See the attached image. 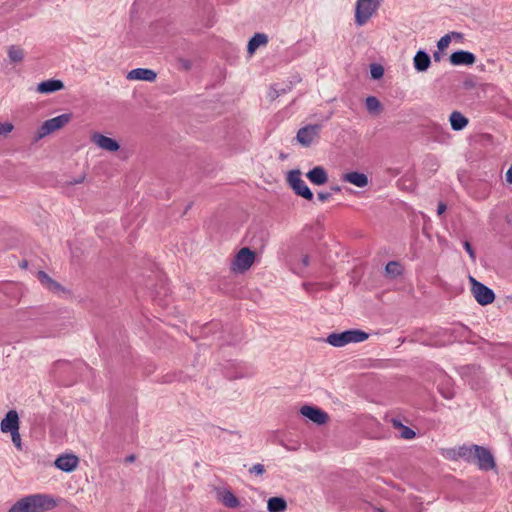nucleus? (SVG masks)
<instances>
[{"label": "nucleus", "mask_w": 512, "mask_h": 512, "mask_svg": "<svg viewBox=\"0 0 512 512\" xmlns=\"http://www.w3.org/2000/svg\"><path fill=\"white\" fill-rule=\"evenodd\" d=\"M56 506L53 498L45 494H33L18 500L8 512H43Z\"/></svg>", "instance_id": "1"}, {"label": "nucleus", "mask_w": 512, "mask_h": 512, "mask_svg": "<svg viewBox=\"0 0 512 512\" xmlns=\"http://www.w3.org/2000/svg\"><path fill=\"white\" fill-rule=\"evenodd\" d=\"M369 335L361 330L352 329L341 333H331L326 341L334 347H343L349 343H359L368 339Z\"/></svg>", "instance_id": "2"}, {"label": "nucleus", "mask_w": 512, "mask_h": 512, "mask_svg": "<svg viewBox=\"0 0 512 512\" xmlns=\"http://www.w3.org/2000/svg\"><path fill=\"white\" fill-rule=\"evenodd\" d=\"M72 119V114L64 113L54 118L46 120L37 130L35 141H38L45 136L63 128Z\"/></svg>", "instance_id": "3"}, {"label": "nucleus", "mask_w": 512, "mask_h": 512, "mask_svg": "<svg viewBox=\"0 0 512 512\" xmlns=\"http://www.w3.org/2000/svg\"><path fill=\"white\" fill-rule=\"evenodd\" d=\"M381 0H357L355 22L358 26L364 25L376 12Z\"/></svg>", "instance_id": "4"}, {"label": "nucleus", "mask_w": 512, "mask_h": 512, "mask_svg": "<svg viewBox=\"0 0 512 512\" xmlns=\"http://www.w3.org/2000/svg\"><path fill=\"white\" fill-rule=\"evenodd\" d=\"M255 261V253L248 247L241 248L234 256L231 270L235 273H244L250 269Z\"/></svg>", "instance_id": "5"}, {"label": "nucleus", "mask_w": 512, "mask_h": 512, "mask_svg": "<svg viewBox=\"0 0 512 512\" xmlns=\"http://www.w3.org/2000/svg\"><path fill=\"white\" fill-rule=\"evenodd\" d=\"M287 181L298 196H301L309 201L313 199V193L305 181L301 178V172L299 170L289 171L287 175Z\"/></svg>", "instance_id": "6"}, {"label": "nucleus", "mask_w": 512, "mask_h": 512, "mask_svg": "<svg viewBox=\"0 0 512 512\" xmlns=\"http://www.w3.org/2000/svg\"><path fill=\"white\" fill-rule=\"evenodd\" d=\"M470 281L472 284V293L480 305L485 306L494 301L495 294L490 288L476 281L473 277H470Z\"/></svg>", "instance_id": "7"}, {"label": "nucleus", "mask_w": 512, "mask_h": 512, "mask_svg": "<svg viewBox=\"0 0 512 512\" xmlns=\"http://www.w3.org/2000/svg\"><path fill=\"white\" fill-rule=\"evenodd\" d=\"M322 125L313 124L302 127L298 130L296 139L304 147H309L319 137Z\"/></svg>", "instance_id": "8"}, {"label": "nucleus", "mask_w": 512, "mask_h": 512, "mask_svg": "<svg viewBox=\"0 0 512 512\" xmlns=\"http://www.w3.org/2000/svg\"><path fill=\"white\" fill-rule=\"evenodd\" d=\"M477 460V464L480 470L488 471L495 468V460L491 452L482 446H476L474 461Z\"/></svg>", "instance_id": "9"}, {"label": "nucleus", "mask_w": 512, "mask_h": 512, "mask_svg": "<svg viewBox=\"0 0 512 512\" xmlns=\"http://www.w3.org/2000/svg\"><path fill=\"white\" fill-rule=\"evenodd\" d=\"M300 413L318 425L326 424L329 420V416L326 412L309 405L302 406L300 408Z\"/></svg>", "instance_id": "10"}, {"label": "nucleus", "mask_w": 512, "mask_h": 512, "mask_svg": "<svg viewBox=\"0 0 512 512\" xmlns=\"http://www.w3.org/2000/svg\"><path fill=\"white\" fill-rule=\"evenodd\" d=\"M91 141L96 144L99 148L109 151L115 152L119 149V144L116 140L102 135L100 133H94L91 136Z\"/></svg>", "instance_id": "11"}, {"label": "nucleus", "mask_w": 512, "mask_h": 512, "mask_svg": "<svg viewBox=\"0 0 512 512\" xmlns=\"http://www.w3.org/2000/svg\"><path fill=\"white\" fill-rule=\"evenodd\" d=\"M79 459L73 454L60 455L54 462L55 466L64 472H71L78 466Z\"/></svg>", "instance_id": "12"}, {"label": "nucleus", "mask_w": 512, "mask_h": 512, "mask_svg": "<svg viewBox=\"0 0 512 512\" xmlns=\"http://www.w3.org/2000/svg\"><path fill=\"white\" fill-rule=\"evenodd\" d=\"M216 498L227 508H237L240 505L238 498L226 488H217Z\"/></svg>", "instance_id": "13"}, {"label": "nucleus", "mask_w": 512, "mask_h": 512, "mask_svg": "<svg viewBox=\"0 0 512 512\" xmlns=\"http://www.w3.org/2000/svg\"><path fill=\"white\" fill-rule=\"evenodd\" d=\"M1 431L3 433L19 430V416L15 410L7 412L0 424Z\"/></svg>", "instance_id": "14"}, {"label": "nucleus", "mask_w": 512, "mask_h": 512, "mask_svg": "<svg viewBox=\"0 0 512 512\" xmlns=\"http://www.w3.org/2000/svg\"><path fill=\"white\" fill-rule=\"evenodd\" d=\"M157 78V73L152 69L136 68L128 72V80H141L153 82Z\"/></svg>", "instance_id": "15"}, {"label": "nucleus", "mask_w": 512, "mask_h": 512, "mask_svg": "<svg viewBox=\"0 0 512 512\" xmlns=\"http://www.w3.org/2000/svg\"><path fill=\"white\" fill-rule=\"evenodd\" d=\"M451 64L453 65H473L476 61V57L473 53L469 51H456L452 53L449 57Z\"/></svg>", "instance_id": "16"}, {"label": "nucleus", "mask_w": 512, "mask_h": 512, "mask_svg": "<svg viewBox=\"0 0 512 512\" xmlns=\"http://www.w3.org/2000/svg\"><path fill=\"white\" fill-rule=\"evenodd\" d=\"M315 185H323L328 181V174L322 166H316L306 174Z\"/></svg>", "instance_id": "17"}, {"label": "nucleus", "mask_w": 512, "mask_h": 512, "mask_svg": "<svg viewBox=\"0 0 512 512\" xmlns=\"http://www.w3.org/2000/svg\"><path fill=\"white\" fill-rule=\"evenodd\" d=\"M64 88L61 80L49 79L38 84L37 91L43 94H49Z\"/></svg>", "instance_id": "18"}, {"label": "nucleus", "mask_w": 512, "mask_h": 512, "mask_svg": "<svg viewBox=\"0 0 512 512\" xmlns=\"http://www.w3.org/2000/svg\"><path fill=\"white\" fill-rule=\"evenodd\" d=\"M343 181L349 182L357 187L363 188L368 185V177L364 173L349 172L343 175Z\"/></svg>", "instance_id": "19"}, {"label": "nucleus", "mask_w": 512, "mask_h": 512, "mask_svg": "<svg viewBox=\"0 0 512 512\" xmlns=\"http://www.w3.org/2000/svg\"><path fill=\"white\" fill-rule=\"evenodd\" d=\"M413 61L415 69L419 72L426 71L431 64L430 56L423 50L416 53Z\"/></svg>", "instance_id": "20"}, {"label": "nucleus", "mask_w": 512, "mask_h": 512, "mask_svg": "<svg viewBox=\"0 0 512 512\" xmlns=\"http://www.w3.org/2000/svg\"><path fill=\"white\" fill-rule=\"evenodd\" d=\"M268 43V37L264 33H256L248 42L247 50L253 54L260 46Z\"/></svg>", "instance_id": "21"}, {"label": "nucleus", "mask_w": 512, "mask_h": 512, "mask_svg": "<svg viewBox=\"0 0 512 512\" xmlns=\"http://www.w3.org/2000/svg\"><path fill=\"white\" fill-rule=\"evenodd\" d=\"M451 127L455 131L464 129L468 124V119L458 111H454L450 115Z\"/></svg>", "instance_id": "22"}, {"label": "nucleus", "mask_w": 512, "mask_h": 512, "mask_svg": "<svg viewBox=\"0 0 512 512\" xmlns=\"http://www.w3.org/2000/svg\"><path fill=\"white\" fill-rule=\"evenodd\" d=\"M269 512H284L287 509V503L282 497H271L267 503Z\"/></svg>", "instance_id": "23"}, {"label": "nucleus", "mask_w": 512, "mask_h": 512, "mask_svg": "<svg viewBox=\"0 0 512 512\" xmlns=\"http://www.w3.org/2000/svg\"><path fill=\"white\" fill-rule=\"evenodd\" d=\"M393 426L395 428H398L400 429V436L403 438V439H407V440H410V439H413L416 435V433L409 427L403 425L400 421L398 420H393Z\"/></svg>", "instance_id": "24"}, {"label": "nucleus", "mask_w": 512, "mask_h": 512, "mask_svg": "<svg viewBox=\"0 0 512 512\" xmlns=\"http://www.w3.org/2000/svg\"><path fill=\"white\" fill-rule=\"evenodd\" d=\"M476 446L477 445L460 447L458 450L459 457L465 459L468 462L474 461Z\"/></svg>", "instance_id": "25"}, {"label": "nucleus", "mask_w": 512, "mask_h": 512, "mask_svg": "<svg viewBox=\"0 0 512 512\" xmlns=\"http://www.w3.org/2000/svg\"><path fill=\"white\" fill-rule=\"evenodd\" d=\"M385 272L388 276L395 278L402 273L401 265L396 261H390L386 264Z\"/></svg>", "instance_id": "26"}, {"label": "nucleus", "mask_w": 512, "mask_h": 512, "mask_svg": "<svg viewBox=\"0 0 512 512\" xmlns=\"http://www.w3.org/2000/svg\"><path fill=\"white\" fill-rule=\"evenodd\" d=\"M8 57L11 62L18 63L24 58L23 50L17 46H11L8 50Z\"/></svg>", "instance_id": "27"}, {"label": "nucleus", "mask_w": 512, "mask_h": 512, "mask_svg": "<svg viewBox=\"0 0 512 512\" xmlns=\"http://www.w3.org/2000/svg\"><path fill=\"white\" fill-rule=\"evenodd\" d=\"M365 105L369 112L378 111L381 107L380 101L374 96L367 97L366 101H365Z\"/></svg>", "instance_id": "28"}, {"label": "nucleus", "mask_w": 512, "mask_h": 512, "mask_svg": "<svg viewBox=\"0 0 512 512\" xmlns=\"http://www.w3.org/2000/svg\"><path fill=\"white\" fill-rule=\"evenodd\" d=\"M370 73L373 79H380L384 75V68L379 64H372L370 67Z\"/></svg>", "instance_id": "29"}, {"label": "nucleus", "mask_w": 512, "mask_h": 512, "mask_svg": "<svg viewBox=\"0 0 512 512\" xmlns=\"http://www.w3.org/2000/svg\"><path fill=\"white\" fill-rule=\"evenodd\" d=\"M37 278L40 281V283L47 288L49 284L52 283V278L44 271H39L37 273Z\"/></svg>", "instance_id": "30"}, {"label": "nucleus", "mask_w": 512, "mask_h": 512, "mask_svg": "<svg viewBox=\"0 0 512 512\" xmlns=\"http://www.w3.org/2000/svg\"><path fill=\"white\" fill-rule=\"evenodd\" d=\"M14 129V126L10 122H4L0 123V136H6L10 132H12Z\"/></svg>", "instance_id": "31"}, {"label": "nucleus", "mask_w": 512, "mask_h": 512, "mask_svg": "<svg viewBox=\"0 0 512 512\" xmlns=\"http://www.w3.org/2000/svg\"><path fill=\"white\" fill-rule=\"evenodd\" d=\"M451 42V36L449 34L444 35L440 38V40L437 43V47L439 50L446 49Z\"/></svg>", "instance_id": "32"}, {"label": "nucleus", "mask_w": 512, "mask_h": 512, "mask_svg": "<svg viewBox=\"0 0 512 512\" xmlns=\"http://www.w3.org/2000/svg\"><path fill=\"white\" fill-rule=\"evenodd\" d=\"M11 437H12V442L15 445V447L18 450H22V442H21V436H20L19 430L13 431L11 433Z\"/></svg>", "instance_id": "33"}, {"label": "nucleus", "mask_w": 512, "mask_h": 512, "mask_svg": "<svg viewBox=\"0 0 512 512\" xmlns=\"http://www.w3.org/2000/svg\"><path fill=\"white\" fill-rule=\"evenodd\" d=\"M463 247L465 248V250L468 252L471 260L473 262H475L476 260V254H475V251L474 249L472 248L471 244L468 242V241H464L463 243Z\"/></svg>", "instance_id": "34"}, {"label": "nucleus", "mask_w": 512, "mask_h": 512, "mask_svg": "<svg viewBox=\"0 0 512 512\" xmlns=\"http://www.w3.org/2000/svg\"><path fill=\"white\" fill-rule=\"evenodd\" d=\"M250 473L256 474V475H262L265 472L264 465L262 464H255L250 468Z\"/></svg>", "instance_id": "35"}, {"label": "nucleus", "mask_w": 512, "mask_h": 512, "mask_svg": "<svg viewBox=\"0 0 512 512\" xmlns=\"http://www.w3.org/2000/svg\"><path fill=\"white\" fill-rule=\"evenodd\" d=\"M47 289L55 293L63 290L62 286L54 280H52V283L47 286Z\"/></svg>", "instance_id": "36"}, {"label": "nucleus", "mask_w": 512, "mask_h": 512, "mask_svg": "<svg viewBox=\"0 0 512 512\" xmlns=\"http://www.w3.org/2000/svg\"><path fill=\"white\" fill-rule=\"evenodd\" d=\"M47 289L55 293L63 290L62 286L54 280H52V283L47 286Z\"/></svg>", "instance_id": "37"}, {"label": "nucleus", "mask_w": 512, "mask_h": 512, "mask_svg": "<svg viewBox=\"0 0 512 512\" xmlns=\"http://www.w3.org/2000/svg\"><path fill=\"white\" fill-rule=\"evenodd\" d=\"M317 197L320 201L322 202H325L326 200H328L330 197H331V193H328V192H319L317 194Z\"/></svg>", "instance_id": "38"}, {"label": "nucleus", "mask_w": 512, "mask_h": 512, "mask_svg": "<svg viewBox=\"0 0 512 512\" xmlns=\"http://www.w3.org/2000/svg\"><path fill=\"white\" fill-rule=\"evenodd\" d=\"M179 63L181 68H183L186 71L191 68V62L189 60L181 59Z\"/></svg>", "instance_id": "39"}, {"label": "nucleus", "mask_w": 512, "mask_h": 512, "mask_svg": "<svg viewBox=\"0 0 512 512\" xmlns=\"http://www.w3.org/2000/svg\"><path fill=\"white\" fill-rule=\"evenodd\" d=\"M447 209V206L444 202H439L437 207V214L442 215Z\"/></svg>", "instance_id": "40"}, {"label": "nucleus", "mask_w": 512, "mask_h": 512, "mask_svg": "<svg viewBox=\"0 0 512 512\" xmlns=\"http://www.w3.org/2000/svg\"><path fill=\"white\" fill-rule=\"evenodd\" d=\"M505 178H506V182L507 183L512 184V165L510 166V168L506 172Z\"/></svg>", "instance_id": "41"}, {"label": "nucleus", "mask_w": 512, "mask_h": 512, "mask_svg": "<svg viewBox=\"0 0 512 512\" xmlns=\"http://www.w3.org/2000/svg\"><path fill=\"white\" fill-rule=\"evenodd\" d=\"M301 262L303 264L304 267H307L310 263V258L308 255H304L301 259Z\"/></svg>", "instance_id": "42"}, {"label": "nucleus", "mask_w": 512, "mask_h": 512, "mask_svg": "<svg viewBox=\"0 0 512 512\" xmlns=\"http://www.w3.org/2000/svg\"><path fill=\"white\" fill-rule=\"evenodd\" d=\"M83 181H84V176H81L78 179L70 181L69 184H79V183H82Z\"/></svg>", "instance_id": "43"}, {"label": "nucleus", "mask_w": 512, "mask_h": 512, "mask_svg": "<svg viewBox=\"0 0 512 512\" xmlns=\"http://www.w3.org/2000/svg\"><path fill=\"white\" fill-rule=\"evenodd\" d=\"M451 37H455V38H461L462 37V34L461 33H458V32H452L451 34H449Z\"/></svg>", "instance_id": "44"}, {"label": "nucleus", "mask_w": 512, "mask_h": 512, "mask_svg": "<svg viewBox=\"0 0 512 512\" xmlns=\"http://www.w3.org/2000/svg\"><path fill=\"white\" fill-rule=\"evenodd\" d=\"M331 190H332L333 192L338 193V192H340V191H341V187H340V186H333V187H331Z\"/></svg>", "instance_id": "45"}, {"label": "nucleus", "mask_w": 512, "mask_h": 512, "mask_svg": "<svg viewBox=\"0 0 512 512\" xmlns=\"http://www.w3.org/2000/svg\"><path fill=\"white\" fill-rule=\"evenodd\" d=\"M133 460H134V456H133V455H131V456H129V457L127 458V461H129V462H131V461H133Z\"/></svg>", "instance_id": "46"}, {"label": "nucleus", "mask_w": 512, "mask_h": 512, "mask_svg": "<svg viewBox=\"0 0 512 512\" xmlns=\"http://www.w3.org/2000/svg\"><path fill=\"white\" fill-rule=\"evenodd\" d=\"M435 59H439V55L437 53L434 54Z\"/></svg>", "instance_id": "47"}, {"label": "nucleus", "mask_w": 512, "mask_h": 512, "mask_svg": "<svg viewBox=\"0 0 512 512\" xmlns=\"http://www.w3.org/2000/svg\"><path fill=\"white\" fill-rule=\"evenodd\" d=\"M444 397H445V398H451V396H450V395H446V394H444Z\"/></svg>", "instance_id": "48"}, {"label": "nucleus", "mask_w": 512, "mask_h": 512, "mask_svg": "<svg viewBox=\"0 0 512 512\" xmlns=\"http://www.w3.org/2000/svg\"><path fill=\"white\" fill-rule=\"evenodd\" d=\"M379 512H384L383 510H379Z\"/></svg>", "instance_id": "49"}]
</instances>
